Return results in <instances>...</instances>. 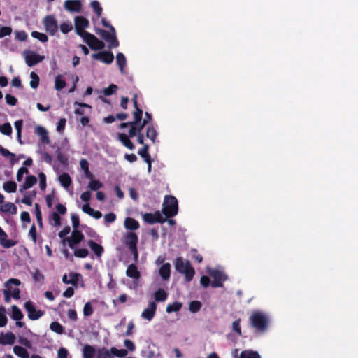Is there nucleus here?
Segmentation results:
<instances>
[{"mask_svg": "<svg viewBox=\"0 0 358 358\" xmlns=\"http://www.w3.org/2000/svg\"><path fill=\"white\" fill-rule=\"evenodd\" d=\"M3 188L7 192H15L17 189V184L13 181H8L3 184Z\"/></svg>", "mask_w": 358, "mask_h": 358, "instance_id": "obj_36", "label": "nucleus"}, {"mask_svg": "<svg viewBox=\"0 0 358 358\" xmlns=\"http://www.w3.org/2000/svg\"><path fill=\"white\" fill-rule=\"evenodd\" d=\"M167 297V294L162 289H159L155 294V299L157 301H164Z\"/></svg>", "mask_w": 358, "mask_h": 358, "instance_id": "obj_43", "label": "nucleus"}, {"mask_svg": "<svg viewBox=\"0 0 358 358\" xmlns=\"http://www.w3.org/2000/svg\"><path fill=\"white\" fill-rule=\"evenodd\" d=\"M24 306L28 313V316L31 320H37L43 315V312L36 310L35 307L31 302H27Z\"/></svg>", "mask_w": 358, "mask_h": 358, "instance_id": "obj_15", "label": "nucleus"}, {"mask_svg": "<svg viewBox=\"0 0 358 358\" xmlns=\"http://www.w3.org/2000/svg\"><path fill=\"white\" fill-rule=\"evenodd\" d=\"M92 57L94 59L101 61L106 64H111L114 59V55L110 51H102L98 53H94Z\"/></svg>", "mask_w": 358, "mask_h": 358, "instance_id": "obj_11", "label": "nucleus"}, {"mask_svg": "<svg viewBox=\"0 0 358 358\" xmlns=\"http://www.w3.org/2000/svg\"><path fill=\"white\" fill-rule=\"evenodd\" d=\"M111 355L110 350L105 348H99L96 351V358H112Z\"/></svg>", "mask_w": 358, "mask_h": 358, "instance_id": "obj_35", "label": "nucleus"}, {"mask_svg": "<svg viewBox=\"0 0 358 358\" xmlns=\"http://www.w3.org/2000/svg\"><path fill=\"white\" fill-rule=\"evenodd\" d=\"M90 4H91V6H92L93 10L96 13L97 17H101V15L102 14L103 9H102L99 2L94 0V1H92Z\"/></svg>", "mask_w": 358, "mask_h": 358, "instance_id": "obj_37", "label": "nucleus"}, {"mask_svg": "<svg viewBox=\"0 0 358 358\" xmlns=\"http://www.w3.org/2000/svg\"><path fill=\"white\" fill-rule=\"evenodd\" d=\"M64 8L69 12L78 13L82 8L80 0H66L64 3Z\"/></svg>", "mask_w": 358, "mask_h": 358, "instance_id": "obj_13", "label": "nucleus"}, {"mask_svg": "<svg viewBox=\"0 0 358 358\" xmlns=\"http://www.w3.org/2000/svg\"><path fill=\"white\" fill-rule=\"evenodd\" d=\"M50 221H54V225L59 227L61 225V218L56 212H52L50 216Z\"/></svg>", "mask_w": 358, "mask_h": 358, "instance_id": "obj_47", "label": "nucleus"}, {"mask_svg": "<svg viewBox=\"0 0 358 358\" xmlns=\"http://www.w3.org/2000/svg\"><path fill=\"white\" fill-rule=\"evenodd\" d=\"M7 323V318L5 315V309L0 308V327H4Z\"/></svg>", "mask_w": 358, "mask_h": 358, "instance_id": "obj_54", "label": "nucleus"}, {"mask_svg": "<svg viewBox=\"0 0 358 358\" xmlns=\"http://www.w3.org/2000/svg\"><path fill=\"white\" fill-rule=\"evenodd\" d=\"M110 352L113 355L119 357H125L128 355V352L125 349L118 350L116 348H111Z\"/></svg>", "mask_w": 358, "mask_h": 358, "instance_id": "obj_40", "label": "nucleus"}, {"mask_svg": "<svg viewBox=\"0 0 358 358\" xmlns=\"http://www.w3.org/2000/svg\"><path fill=\"white\" fill-rule=\"evenodd\" d=\"M76 33L80 37L88 33L85 31L90 25L89 20L83 16H76L74 19Z\"/></svg>", "mask_w": 358, "mask_h": 358, "instance_id": "obj_9", "label": "nucleus"}, {"mask_svg": "<svg viewBox=\"0 0 358 358\" xmlns=\"http://www.w3.org/2000/svg\"><path fill=\"white\" fill-rule=\"evenodd\" d=\"M13 351L15 355L20 357L21 358H29V355L27 350L21 346H15Z\"/></svg>", "mask_w": 358, "mask_h": 358, "instance_id": "obj_32", "label": "nucleus"}, {"mask_svg": "<svg viewBox=\"0 0 358 358\" xmlns=\"http://www.w3.org/2000/svg\"><path fill=\"white\" fill-rule=\"evenodd\" d=\"M171 265L169 263L164 264L159 268V275L164 280H166L170 277Z\"/></svg>", "mask_w": 358, "mask_h": 358, "instance_id": "obj_22", "label": "nucleus"}, {"mask_svg": "<svg viewBox=\"0 0 358 358\" xmlns=\"http://www.w3.org/2000/svg\"><path fill=\"white\" fill-rule=\"evenodd\" d=\"M182 307V304L178 302L173 303L172 304H169L166 307V312H176L178 311Z\"/></svg>", "mask_w": 358, "mask_h": 358, "instance_id": "obj_45", "label": "nucleus"}, {"mask_svg": "<svg viewBox=\"0 0 358 358\" xmlns=\"http://www.w3.org/2000/svg\"><path fill=\"white\" fill-rule=\"evenodd\" d=\"M118 138L122 143V144L129 149H134V143L129 140V137L126 134H119Z\"/></svg>", "mask_w": 358, "mask_h": 358, "instance_id": "obj_28", "label": "nucleus"}, {"mask_svg": "<svg viewBox=\"0 0 358 358\" xmlns=\"http://www.w3.org/2000/svg\"><path fill=\"white\" fill-rule=\"evenodd\" d=\"M88 254L89 252L87 249H77L74 252V255L77 257H85Z\"/></svg>", "mask_w": 358, "mask_h": 358, "instance_id": "obj_53", "label": "nucleus"}, {"mask_svg": "<svg viewBox=\"0 0 358 358\" xmlns=\"http://www.w3.org/2000/svg\"><path fill=\"white\" fill-rule=\"evenodd\" d=\"M43 25L45 31L51 36H54L58 31V24L53 15H47L43 19Z\"/></svg>", "mask_w": 358, "mask_h": 358, "instance_id": "obj_10", "label": "nucleus"}, {"mask_svg": "<svg viewBox=\"0 0 358 358\" xmlns=\"http://www.w3.org/2000/svg\"><path fill=\"white\" fill-rule=\"evenodd\" d=\"M96 350L94 348L90 345H86L83 349V358H94Z\"/></svg>", "mask_w": 358, "mask_h": 358, "instance_id": "obj_25", "label": "nucleus"}, {"mask_svg": "<svg viewBox=\"0 0 358 358\" xmlns=\"http://www.w3.org/2000/svg\"><path fill=\"white\" fill-rule=\"evenodd\" d=\"M60 31L63 33V34H68L69 32H70L72 29H73V27H72V24L70 22H63L60 24Z\"/></svg>", "mask_w": 358, "mask_h": 358, "instance_id": "obj_44", "label": "nucleus"}, {"mask_svg": "<svg viewBox=\"0 0 358 358\" xmlns=\"http://www.w3.org/2000/svg\"><path fill=\"white\" fill-rule=\"evenodd\" d=\"M69 277L70 278L68 279L67 275H64L62 278L63 282L65 284H72L76 286L78 282L79 275L76 273H71L69 274Z\"/></svg>", "mask_w": 358, "mask_h": 358, "instance_id": "obj_21", "label": "nucleus"}, {"mask_svg": "<svg viewBox=\"0 0 358 358\" xmlns=\"http://www.w3.org/2000/svg\"><path fill=\"white\" fill-rule=\"evenodd\" d=\"M37 182V178L34 176H29L26 178L24 184L22 185L20 191L23 192L24 190L31 187L34 185Z\"/></svg>", "mask_w": 358, "mask_h": 358, "instance_id": "obj_19", "label": "nucleus"}, {"mask_svg": "<svg viewBox=\"0 0 358 358\" xmlns=\"http://www.w3.org/2000/svg\"><path fill=\"white\" fill-rule=\"evenodd\" d=\"M102 187H103V184L101 183L99 181L95 180H92L89 184V187L92 190H97Z\"/></svg>", "mask_w": 358, "mask_h": 358, "instance_id": "obj_52", "label": "nucleus"}, {"mask_svg": "<svg viewBox=\"0 0 358 358\" xmlns=\"http://www.w3.org/2000/svg\"><path fill=\"white\" fill-rule=\"evenodd\" d=\"M6 100L8 104L12 105V106H15L17 103V99L14 96L10 95V94L6 95Z\"/></svg>", "mask_w": 358, "mask_h": 358, "instance_id": "obj_63", "label": "nucleus"}, {"mask_svg": "<svg viewBox=\"0 0 358 358\" xmlns=\"http://www.w3.org/2000/svg\"><path fill=\"white\" fill-rule=\"evenodd\" d=\"M116 62L121 73H124V67L127 65L126 57L122 52H118L116 55Z\"/></svg>", "mask_w": 358, "mask_h": 358, "instance_id": "obj_24", "label": "nucleus"}, {"mask_svg": "<svg viewBox=\"0 0 358 358\" xmlns=\"http://www.w3.org/2000/svg\"><path fill=\"white\" fill-rule=\"evenodd\" d=\"M0 210L5 212V213H10L12 214H15L17 209L15 206L12 203H6L1 206H0Z\"/></svg>", "mask_w": 358, "mask_h": 358, "instance_id": "obj_31", "label": "nucleus"}, {"mask_svg": "<svg viewBox=\"0 0 358 358\" xmlns=\"http://www.w3.org/2000/svg\"><path fill=\"white\" fill-rule=\"evenodd\" d=\"M162 212L166 217H173L178 213V201L176 197L171 195L165 196Z\"/></svg>", "mask_w": 358, "mask_h": 358, "instance_id": "obj_3", "label": "nucleus"}, {"mask_svg": "<svg viewBox=\"0 0 358 358\" xmlns=\"http://www.w3.org/2000/svg\"><path fill=\"white\" fill-rule=\"evenodd\" d=\"M35 211H36V216L37 219V222L39 224V226L42 227V216L41 213L39 208V205L38 203H35Z\"/></svg>", "mask_w": 358, "mask_h": 358, "instance_id": "obj_55", "label": "nucleus"}, {"mask_svg": "<svg viewBox=\"0 0 358 358\" xmlns=\"http://www.w3.org/2000/svg\"><path fill=\"white\" fill-rule=\"evenodd\" d=\"M7 234L0 227V244L6 248H9L16 244V241L7 240Z\"/></svg>", "mask_w": 358, "mask_h": 358, "instance_id": "obj_17", "label": "nucleus"}, {"mask_svg": "<svg viewBox=\"0 0 358 358\" xmlns=\"http://www.w3.org/2000/svg\"><path fill=\"white\" fill-rule=\"evenodd\" d=\"M136 97H137V96H136V94H135L134 96V99H133L134 106L136 108V110L134 112V121H136V123L138 124L142 119L143 110L138 107Z\"/></svg>", "mask_w": 358, "mask_h": 358, "instance_id": "obj_26", "label": "nucleus"}, {"mask_svg": "<svg viewBox=\"0 0 358 358\" xmlns=\"http://www.w3.org/2000/svg\"><path fill=\"white\" fill-rule=\"evenodd\" d=\"M28 173V169L25 167H21L17 173V180L20 182L22 179L23 174Z\"/></svg>", "mask_w": 358, "mask_h": 358, "instance_id": "obj_57", "label": "nucleus"}, {"mask_svg": "<svg viewBox=\"0 0 358 358\" xmlns=\"http://www.w3.org/2000/svg\"><path fill=\"white\" fill-rule=\"evenodd\" d=\"M175 267L178 272L185 275L187 281H190L193 278L194 270L191 266L189 261L184 260L182 258L178 257L176 259Z\"/></svg>", "mask_w": 358, "mask_h": 358, "instance_id": "obj_1", "label": "nucleus"}, {"mask_svg": "<svg viewBox=\"0 0 358 358\" xmlns=\"http://www.w3.org/2000/svg\"><path fill=\"white\" fill-rule=\"evenodd\" d=\"M30 86L33 89H36L38 87L39 84V77L38 76L34 71L31 72L30 73Z\"/></svg>", "mask_w": 358, "mask_h": 358, "instance_id": "obj_39", "label": "nucleus"}, {"mask_svg": "<svg viewBox=\"0 0 358 358\" xmlns=\"http://www.w3.org/2000/svg\"><path fill=\"white\" fill-rule=\"evenodd\" d=\"M127 275L138 279L140 277V273L138 271L136 266L134 264H131L127 269Z\"/></svg>", "mask_w": 358, "mask_h": 358, "instance_id": "obj_30", "label": "nucleus"}, {"mask_svg": "<svg viewBox=\"0 0 358 358\" xmlns=\"http://www.w3.org/2000/svg\"><path fill=\"white\" fill-rule=\"evenodd\" d=\"M156 308V303L153 301L150 302L148 308L142 313V317L148 320H151L155 314Z\"/></svg>", "mask_w": 358, "mask_h": 358, "instance_id": "obj_16", "label": "nucleus"}, {"mask_svg": "<svg viewBox=\"0 0 358 358\" xmlns=\"http://www.w3.org/2000/svg\"><path fill=\"white\" fill-rule=\"evenodd\" d=\"M157 135V131L153 126L151 125L147 128L146 136L147 138H150L153 143H155L156 141Z\"/></svg>", "mask_w": 358, "mask_h": 358, "instance_id": "obj_34", "label": "nucleus"}, {"mask_svg": "<svg viewBox=\"0 0 358 358\" xmlns=\"http://www.w3.org/2000/svg\"><path fill=\"white\" fill-rule=\"evenodd\" d=\"M83 210L87 213L88 215L94 217L96 219L101 218L102 216V214L99 211H96L93 208H92L89 204H85L82 207Z\"/></svg>", "mask_w": 358, "mask_h": 358, "instance_id": "obj_23", "label": "nucleus"}, {"mask_svg": "<svg viewBox=\"0 0 358 358\" xmlns=\"http://www.w3.org/2000/svg\"><path fill=\"white\" fill-rule=\"evenodd\" d=\"M148 145H145L143 148L138 151V154L145 159V161H149V159H150V156L148 152Z\"/></svg>", "mask_w": 358, "mask_h": 358, "instance_id": "obj_49", "label": "nucleus"}, {"mask_svg": "<svg viewBox=\"0 0 358 358\" xmlns=\"http://www.w3.org/2000/svg\"><path fill=\"white\" fill-rule=\"evenodd\" d=\"M143 220L145 222L149 223V224H153L155 223V215L152 213H145L143 215Z\"/></svg>", "mask_w": 358, "mask_h": 358, "instance_id": "obj_59", "label": "nucleus"}, {"mask_svg": "<svg viewBox=\"0 0 358 358\" xmlns=\"http://www.w3.org/2000/svg\"><path fill=\"white\" fill-rule=\"evenodd\" d=\"M31 35L33 38L38 39L42 43H45L48 41V38L46 34L37 31H32Z\"/></svg>", "mask_w": 358, "mask_h": 358, "instance_id": "obj_38", "label": "nucleus"}, {"mask_svg": "<svg viewBox=\"0 0 358 358\" xmlns=\"http://www.w3.org/2000/svg\"><path fill=\"white\" fill-rule=\"evenodd\" d=\"M201 308V303L198 301H192L189 304V310L192 313H196Z\"/></svg>", "mask_w": 358, "mask_h": 358, "instance_id": "obj_48", "label": "nucleus"}, {"mask_svg": "<svg viewBox=\"0 0 358 358\" xmlns=\"http://www.w3.org/2000/svg\"><path fill=\"white\" fill-rule=\"evenodd\" d=\"M124 227L129 230H136L139 227V224L134 219L127 217L124 220Z\"/></svg>", "mask_w": 358, "mask_h": 358, "instance_id": "obj_27", "label": "nucleus"}, {"mask_svg": "<svg viewBox=\"0 0 358 358\" xmlns=\"http://www.w3.org/2000/svg\"><path fill=\"white\" fill-rule=\"evenodd\" d=\"M59 180L61 185L67 189L71 184V179L68 173H64L59 177Z\"/></svg>", "mask_w": 358, "mask_h": 358, "instance_id": "obj_29", "label": "nucleus"}, {"mask_svg": "<svg viewBox=\"0 0 358 358\" xmlns=\"http://www.w3.org/2000/svg\"><path fill=\"white\" fill-rule=\"evenodd\" d=\"M88 245L90 247L96 257H100L102 255L103 248L101 245L97 244L92 240H90L88 241Z\"/></svg>", "mask_w": 358, "mask_h": 358, "instance_id": "obj_20", "label": "nucleus"}, {"mask_svg": "<svg viewBox=\"0 0 358 358\" xmlns=\"http://www.w3.org/2000/svg\"><path fill=\"white\" fill-rule=\"evenodd\" d=\"M20 284V281L17 279H10L5 283L6 289L3 293L5 296L8 297V294H10L13 298L18 299L20 298V289L16 287Z\"/></svg>", "mask_w": 358, "mask_h": 358, "instance_id": "obj_6", "label": "nucleus"}, {"mask_svg": "<svg viewBox=\"0 0 358 358\" xmlns=\"http://www.w3.org/2000/svg\"><path fill=\"white\" fill-rule=\"evenodd\" d=\"M0 153L5 157L10 158L12 164L15 162V155L0 145Z\"/></svg>", "mask_w": 358, "mask_h": 358, "instance_id": "obj_41", "label": "nucleus"}, {"mask_svg": "<svg viewBox=\"0 0 358 358\" xmlns=\"http://www.w3.org/2000/svg\"><path fill=\"white\" fill-rule=\"evenodd\" d=\"M153 215H155V222L162 223L164 222L166 220V219L163 217V215L159 211L155 212V213L153 214Z\"/></svg>", "mask_w": 358, "mask_h": 358, "instance_id": "obj_60", "label": "nucleus"}, {"mask_svg": "<svg viewBox=\"0 0 358 358\" xmlns=\"http://www.w3.org/2000/svg\"><path fill=\"white\" fill-rule=\"evenodd\" d=\"M115 218L116 216L113 213H108L104 216L105 222L107 223L113 222V221H115Z\"/></svg>", "mask_w": 358, "mask_h": 358, "instance_id": "obj_62", "label": "nucleus"}, {"mask_svg": "<svg viewBox=\"0 0 358 358\" xmlns=\"http://www.w3.org/2000/svg\"><path fill=\"white\" fill-rule=\"evenodd\" d=\"M15 336L11 333L8 332L5 334L0 335V343L3 345H12L15 343Z\"/></svg>", "mask_w": 358, "mask_h": 358, "instance_id": "obj_18", "label": "nucleus"}, {"mask_svg": "<svg viewBox=\"0 0 358 358\" xmlns=\"http://www.w3.org/2000/svg\"><path fill=\"white\" fill-rule=\"evenodd\" d=\"M50 329L57 334H62L64 331L63 327L58 322H54L50 324Z\"/></svg>", "mask_w": 358, "mask_h": 358, "instance_id": "obj_46", "label": "nucleus"}, {"mask_svg": "<svg viewBox=\"0 0 358 358\" xmlns=\"http://www.w3.org/2000/svg\"><path fill=\"white\" fill-rule=\"evenodd\" d=\"M95 32L99 35L106 42L108 43V46L110 49L115 48L119 46V41L116 36V31L114 29V31H109L97 28L95 29Z\"/></svg>", "mask_w": 358, "mask_h": 358, "instance_id": "obj_4", "label": "nucleus"}, {"mask_svg": "<svg viewBox=\"0 0 358 358\" xmlns=\"http://www.w3.org/2000/svg\"><path fill=\"white\" fill-rule=\"evenodd\" d=\"M137 242L138 237L136 234L130 232L125 236L124 243L131 250V252L134 255V259L136 262L138 261V250L136 246Z\"/></svg>", "mask_w": 358, "mask_h": 358, "instance_id": "obj_8", "label": "nucleus"}, {"mask_svg": "<svg viewBox=\"0 0 358 358\" xmlns=\"http://www.w3.org/2000/svg\"><path fill=\"white\" fill-rule=\"evenodd\" d=\"M81 38H83L85 43H86L92 50H100L105 47V43L91 33L88 32Z\"/></svg>", "mask_w": 358, "mask_h": 358, "instance_id": "obj_5", "label": "nucleus"}, {"mask_svg": "<svg viewBox=\"0 0 358 358\" xmlns=\"http://www.w3.org/2000/svg\"><path fill=\"white\" fill-rule=\"evenodd\" d=\"M12 317L15 320H20L23 317L22 313L16 306H12Z\"/></svg>", "mask_w": 358, "mask_h": 358, "instance_id": "obj_42", "label": "nucleus"}, {"mask_svg": "<svg viewBox=\"0 0 358 358\" xmlns=\"http://www.w3.org/2000/svg\"><path fill=\"white\" fill-rule=\"evenodd\" d=\"M66 86V80L63 76L58 75L55 78V87L56 90H62Z\"/></svg>", "mask_w": 358, "mask_h": 358, "instance_id": "obj_33", "label": "nucleus"}, {"mask_svg": "<svg viewBox=\"0 0 358 358\" xmlns=\"http://www.w3.org/2000/svg\"><path fill=\"white\" fill-rule=\"evenodd\" d=\"M12 29L10 27H1L0 28V38H3L6 36L10 35Z\"/></svg>", "mask_w": 358, "mask_h": 358, "instance_id": "obj_50", "label": "nucleus"}, {"mask_svg": "<svg viewBox=\"0 0 358 358\" xmlns=\"http://www.w3.org/2000/svg\"><path fill=\"white\" fill-rule=\"evenodd\" d=\"M15 127L17 130V136L19 141L21 143V131L22 127V120H17L15 122Z\"/></svg>", "mask_w": 358, "mask_h": 358, "instance_id": "obj_51", "label": "nucleus"}, {"mask_svg": "<svg viewBox=\"0 0 358 358\" xmlns=\"http://www.w3.org/2000/svg\"><path fill=\"white\" fill-rule=\"evenodd\" d=\"M68 352L65 348H61L58 350V358H66Z\"/></svg>", "mask_w": 358, "mask_h": 358, "instance_id": "obj_64", "label": "nucleus"}, {"mask_svg": "<svg viewBox=\"0 0 358 358\" xmlns=\"http://www.w3.org/2000/svg\"><path fill=\"white\" fill-rule=\"evenodd\" d=\"M93 309L90 303H85L84 308H83V313L85 316H90L92 314Z\"/></svg>", "mask_w": 358, "mask_h": 358, "instance_id": "obj_56", "label": "nucleus"}, {"mask_svg": "<svg viewBox=\"0 0 358 358\" xmlns=\"http://www.w3.org/2000/svg\"><path fill=\"white\" fill-rule=\"evenodd\" d=\"M11 85L13 87L20 88L22 87L21 80L19 77H15L11 80Z\"/></svg>", "mask_w": 358, "mask_h": 358, "instance_id": "obj_61", "label": "nucleus"}, {"mask_svg": "<svg viewBox=\"0 0 358 358\" xmlns=\"http://www.w3.org/2000/svg\"><path fill=\"white\" fill-rule=\"evenodd\" d=\"M44 59V56H41L34 52H31L27 54L25 57V61L27 64L31 67L38 63L42 62Z\"/></svg>", "mask_w": 358, "mask_h": 358, "instance_id": "obj_14", "label": "nucleus"}, {"mask_svg": "<svg viewBox=\"0 0 358 358\" xmlns=\"http://www.w3.org/2000/svg\"><path fill=\"white\" fill-rule=\"evenodd\" d=\"M252 326L261 332L264 331L268 327V320L266 315L260 312H255L250 317Z\"/></svg>", "mask_w": 358, "mask_h": 358, "instance_id": "obj_2", "label": "nucleus"}, {"mask_svg": "<svg viewBox=\"0 0 358 358\" xmlns=\"http://www.w3.org/2000/svg\"><path fill=\"white\" fill-rule=\"evenodd\" d=\"M1 132L6 135H10L12 132V128L10 124L6 123L3 125L1 129Z\"/></svg>", "mask_w": 358, "mask_h": 358, "instance_id": "obj_58", "label": "nucleus"}, {"mask_svg": "<svg viewBox=\"0 0 358 358\" xmlns=\"http://www.w3.org/2000/svg\"><path fill=\"white\" fill-rule=\"evenodd\" d=\"M207 273L213 278L214 280L211 285L214 287H222V282L227 279V276L221 271L207 268Z\"/></svg>", "mask_w": 358, "mask_h": 358, "instance_id": "obj_7", "label": "nucleus"}, {"mask_svg": "<svg viewBox=\"0 0 358 358\" xmlns=\"http://www.w3.org/2000/svg\"><path fill=\"white\" fill-rule=\"evenodd\" d=\"M83 238H84V236H83V234L80 231L75 229L72 232L71 238H66L64 239L63 241L64 242L67 241L69 247L71 248H74V245L79 243L83 239Z\"/></svg>", "mask_w": 358, "mask_h": 358, "instance_id": "obj_12", "label": "nucleus"}]
</instances>
